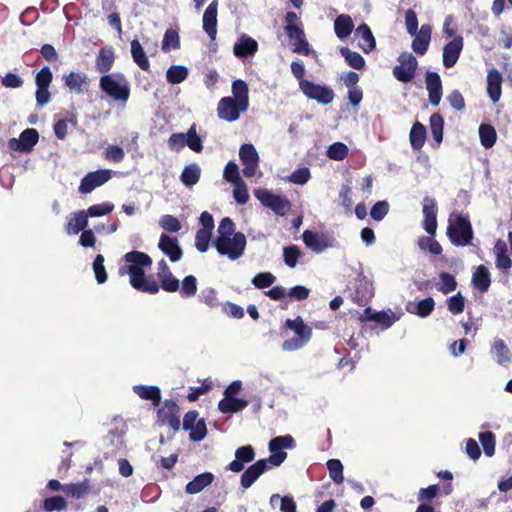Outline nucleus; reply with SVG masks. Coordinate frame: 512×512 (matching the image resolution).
<instances>
[{
    "label": "nucleus",
    "mask_w": 512,
    "mask_h": 512,
    "mask_svg": "<svg viewBox=\"0 0 512 512\" xmlns=\"http://www.w3.org/2000/svg\"><path fill=\"white\" fill-rule=\"evenodd\" d=\"M246 245V236L241 232H236L235 224L229 217L223 218L218 225L213 241L217 253L231 261H236L244 255Z\"/></svg>",
    "instance_id": "1"
},
{
    "label": "nucleus",
    "mask_w": 512,
    "mask_h": 512,
    "mask_svg": "<svg viewBox=\"0 0 512 512\" xmlns=\"http://www.w3.org/2000/svg\"><path fill=\"white\" fill-rule=\"evenodd\" d=\"M125 261L129 264L127 273L130 276V284L137 290L155 294L159 291L158 284L145 277L144 268L152 264L151 258L139 251L128 252L124 256Z\"/></svg>",
    "instance_id": "2"
},
{
    "label": "nucleus",
    "mask_w": 512,
    "mask_h": 512,
    "mask_svg": "<svg viewBox=\"0 0 512 512\" xmlns=\"http://www.w3.org/2000/svg\"><path fill=\"white\" fill-rule=\"evenodd\" d=\"M99 87L115 102L126 104L130 97V84L122 73H110L100 77Z\"/></svg>",
    "instance_id": "3"
},
{
    "label": "nucleus",
    "mask_w": 512,
    "mask_h": 512,
    "mask_svg": "<svg viewBox=\"0 0 512 512\" xmlns=\"http://www.w3.org/2000/svg\"><path fill=\"white\" fill-rule=\"evenodd\" d=\"M447 235L456 246L469 245L473 231L468 217L461 213H452L448 219Z\"/></svg>",
    "instance_id": "4"
},
{
    "label": "nucleus",
    "mask_w": 512,
    "mask_h": 512,
    "mask_svg": "<svg viewBox=\"0 0 512 512\" xmlns=\"http://www.w3.org/2000/svg\"><path fill=\"white\" fill-rule=\"evenodd\" d=\"M254 196L260 203L271 209L275 214L279 216L286 215L290 209L291 204L284 196L276 195L265 188H259L254 191Z\"/></svg>",
    "instance_id": "5"
},
{
    "label": "nucleus",
    "mask_w": 512,
    "mask_h": 512,
    "mask_svg": "<svg viewBox=\"0 0 512 512\" xmlns=\"http://www.w3.org/2000/svg\"><path fill=\"white\" fill-rule=\"evenodd\" d=\"M294 447V439L290 435L278 436L269 442V451L271 455L266 459L271 466H280L287 458V453L282 449Z\"/></svg>",
    "instance_id": "6"
},
{
    "label": "nucleus",
    "mask_w": 512,
    "mask_h": 512,
    "mask_svg": "<svg viewBox=\"0 0 512 512\" xmlns=\"http://www.w3.org/2000/svg\"><path fill=\"white\" fill-rule=\"evenodd\" d=\"M399 65L393 69V76L400 82H410L416 74L418 62L411 53L403 52L398 57Z\"/></svg>",
    "instance_id": "7"
},
{
    "label": "nucleus",
    "mask_w": 512,
    "mask_h": 512,
    "mask_svg": "<svg viewBox=\"0 0 512 512\" xmlns=\"http://www.w3.org/2000/svg\"><path fill=\"white\" fill-rule=\"evenodd\" d=\"M299 87L306 97L316 100L321 104H329L334 99V92L328 86L318 85L308 80H301Z\"/></svg>",
    "instance_id": "8"
},
{
    "label": "nucleus",
    "mask_w": 512,
    "mask_h": 512,
    "mask_svg": "<svg viewBox=\"0 0 512 512\" xmlns=\"http://www.w3.org/2000/svg\"><path fill=\"white\" fill-rule=\"evenodd\" d=\"M249 107L242 106L232 97L227 96L220 99L217 105V116L226 122L237 121L242 113H245Z\"/></svg>",
    "instance_id": "9"
},
{
    "label": "nucleus",
    "mask_w": 512,
    "mask_h": 512,
    "mask_svg": "<svg viewBox=\"0 0 512 512\" xmlns=\"http://www.w3.org/2000/svg\"><path fill=\"white\" fill-rule=\"evenodd\" d=\"M197 411H189L183 419V429L189 431V438L192 441L199 442L206 437L207 428L204 419H198Z\"/></svg>",
    "instance_id": "10"
},
{
    "label": "nucleus",
    "mask_w": 512,
    "mask_h": 512,
    "mask_svg": "<svg viewBox=\"0 0 512 512\" xmlns=\"http://www.w3.org/2000/svg\"><path fill=\"white\" fill-rule=\"evenodd\" d=\"M239 158L243 167L245 177H252L257 174L259 167V155L252 144H243L239 150Z\"/></svg>",
    "instance_id": "11"
},
{
    "label": "nucleus",
    "mask_w": 512,
    "mask_h": 512,
    "mask_svg": "<svg viewBox=\"0 0 512 512\" xmlns=\"http://www.w3.org/2000/svg\"><path fill=\"white\" fill-rule=\"evenodd\" d=\"M111 175L112 171L109 169L90 172L81 180L79 191L83 194L91 193L95 188L108 182Z\"/></svg>",
    "instance_id": "12"
},
{
    "label": "nucleus",
    "mask_w": 512,
    "mask_h": 512,
    "mask_svg": "<svg viewBox=\"0 0 512 512\" xmlns=\"http://www.w3.org/2000/svg\"><path fill=\"white\" fill-rule=\"evenodd\" d=\"M38 132L35 129L24 130L19 138H11L8 141L10 149L21 152H29L38 142Z\"/></svg>",
    "instance_id": "13"
},
{
    "label": "nucleus",
    "mask_w": 512,
    "mask_h": 512,
    "mask_svg": "<svg viewBox=\"0 0 512 512\" xmlns=\"http://www.w3.org/2000/svg\"><path fill=\"white\" fill-rule=\"evenodd\" d=\"M272 466L270 463L265 460L261 459L252 464L250 467H248L240 478V484L244 489H248L253 485V483L262 475L264 474L268 469H270Z\"/></svg>",
    "instance_id": "14"
},
{
    "label": "nucleus",
    "mask_w": 512,
    "mask_h": 512,
    "mask_svg": "<svg viewBox=\"0 0 512 512\" xmlns=\"http://www.w3.org/2000/svg\"><path fill=\"white\" fill-rule=\"evenodd\" d=\"M464 40L460 35L455 36L450 42H448L443 48V65L446 68L453 67L463 50Z\"/></svg>",
    "instance_id": "15"
},
{
    "label": "nucleus",
    "mask_w": 512,
    "mask_h": 512,
    "mask_svg": "<svg viewBox=\"0 0 512 512\" xmlns=\"http://www.w3.org/2000/svg\"><path fill=\"white\" fill-rule=\"evenodd\" d=\"M423 228L430 234L434 235L437 230V204L436 200L431 197L423 199Z\"/></svg>",
    "instance_id": "16"
},
{
    "label": "nucleus",
    "mask_w": 512,
    "mask_h": 512,
    "mask_svg": "<svg viewBox=\"0 0 512 512\" xmlns=\"http://www.w3.org/2000/svg\"><path fill=\"white\" fill-rule=\"evenodd\" d=\"M432 27L429 24H423L413 38L411 47L412 50L418 55H424L429 47L431 41Z\"/></svg>",
    "instance_id": "17"
},
{
    "label": "nucleus",
    "mask_w": 512,
    "mask_h": 512,
    "mask_svg": "<svg viewBox=\"0 0 512 512\" xmlns=\"http://www.w3.org/2000/svg\"><path fill=\"white\" fill-rule=\"evenodd\" d=\"M429 101L433 106H438L442 98V82L438 73L428 71L425 78Z\"/></svg>",
    "instance_id": "18"
},
{
    "label": "nucleus",
    "mask_w": 512,
    "mask_h": 512,
    "mask_svg": "<svg viewBox=\"0 0 512 512\" xmlns=\"http://www.w3.org/2000/svg\"><path fill=\"white\" fill-rule=\"evenodd\" d=\"M217 13L218 3L214 0L208 5L203 14V30L211 41H214L217 36Z\"/></svg>",
    "instance_id": "19"
},
{
    "label": "nucleus",
    "mask_w": 512,
    "mask_h": 512,
    "mask_svg": "<svg viewBox=\"0 0 512 512\" xmlns=\"http://www.w3.org/2000/svg\"><path fill=\"white\" fill-rule=\"evenodd\" d=\"M257 51V41L246 34H242L233 46V53L238 58L252 57Z\"/></svg>",
    "instance_id": "20"
},
{
    "label": "nucleus",
    "mask_w": 512,
    "mask_h": 512,
    "mask_svg": "<svg viewBox=\"0 0 512 512\" xmlns=\"http://www.w3.org/2000/svg\"><path fill=\"white\" fill-rule=\"evenodd\" d=\"M254 458L255 452L251 445L239 447L235 451V459L230 462L227 469L235 473L241 472L245 464L253 461Z\"/></svg>",
    "instance_id": "21"
},
{
    "label": "nucleus",
    "mask_w": 512,
    "mask_h": 512,
    "mask_svg": "<svg viewBox=\"0 0 512 512\" xmlns=\"http://www.w3.org/2000/svg\"><path fill=\"white\" fill-rule=\"evenodd\" d=\"M65 86L72 92L82 94L89 86V78L83 72H70L63 76Z\"/></svg>",
    "instance_id": "22"
},
{
    "label": "nucleus",
    "mask_w": 512,
    "mask_h": 512,
    "mask_svg": "<svg viewBox=\"0 0 512 512\" xmlns=\"http://www.w3.org/2000/svg\"><path fill=\"white\" fill-rule=\"evenodd\" d=\"M158 247L172 262H176L182 257V249L178 244V240L174 237L162 234Z\"/></svg>",
    "instance_id": "23"
},
{
    "label": "nucleus",
    "mask_w": 512,
    "mask_h": 512,
    "mask_svg": "<svg viewBox=\"0 0 512 512\" xmlns=\"http://www.w3.org/2000/svg\"><path fill=\"white\" fill-rule=\"evenodd\" d=\"M88 226V217L87 213L84 210H79L74 213H71L67 217V222L65 225V230L68 235H76L79 232H83L86 230L85 228Z\"/></svg>",
    "instance_id": "24"
},
{
    "label": "nucleus",
    "mask_w": 512,
    "mask_h": 512,
    "mask_svg": "<svg viewBox=\"0 0 512 512\" xmlns=\"http://www.w3.org/2000/svg\"><path fill=\"white\" fill-rule=\"evenodd\" d=\"M305 245L315 253H321L332 245L329 244L326 236L311 230H305L302 234Z\"/></svg>",
    "instance_id": "25"
},
{
    "label": "nucleus",
    "mask_w": 512,
    "mask_h": 512,
    "mask_svg": "<svg viewBox=\"0 0 512 512\" xmlns=\"http://www.w3.org/2000/svg\"><path fill=\"white\" fill-rule=\"evenodd\" d=\"M285 31L294 46V52L307 55L309 53V45L303 30L299 26H285Z\"/></svg>",
    "instance_id": "26"
},
{
    "label": "nucleus",
    "mask_w": 512,
    "mask_h": 512,
    "mask_svg": "<svg viewBox=\"0 0 512 512\" xmlns=\"http://www.w3.org/2000/svg\"><path fill=\"white\" fill-rule=\"evenodd\" d=\"M502 75L501 73L493 68L488 71L487 74V93L493 103L499 101L502 94Z\"/></svg>",
    "instance_id": "27"
},
{
    "label": "nucleus",
    "mask_w": 512,
    "mask_h": 512,
    "mask_svg": "<svg viewBox=\"0 0 512 512\" xmlns=\"http://www.w3.org/2000/svg\"><path fill=\"white\" fill-rule=\"evenodd\" d=\"M158 278L161 282L162 288L168 292H176L179 289V281L175 278L167 263L164 260H161L158 263Z\"/></svg>",
    "instance_id": "28"
},
{
    "label": "nucleus",
    "mask_w": 512,
    "mask_h": 512,
    "mask_svg": "<svg viewBox=\"0 0 512 512\" xmlns=\"http://www.w3.org/2000/svg\"><path fill=\"white\" fill-rule=\"evenodd\" d=\"M355 37L359 39L358 46L364 53H369L376 46L375 38L366 24L360 25L355 31Z\"/></svg>",
    "instance_id": "29"
},
{
    "label": "nucleus",
    "mask_w": 512,
    "mask_h": 512,
    "mask_svg": "<svg viewBox=\"0 0 512 512\" xmlns=\"http://www.w3.org/2000/svg\"><path fill=\"white\" fill-rule=\"evenodd\" d=\"M178 410V406L175 403L169 402L165 404L163 409L159 410L158 415L164 424H167L174 430H178L180 427V419L177 415Z\"/></svg>",
    "instance_id": "30"
},
{
    "label": "nucleus",
    "mask_w": 512,
    "mask_h": 512,
    "mask_svg": "<svg viewBox=\"0 0 512 512\" xmlns=\"http://www.w3.org/2000/svg\"><path fill=\"white\" fill-rule=\"evenodd\" d=\"M115 54L112 47H104L99 50L96 57V69L100 73H107L113 67Z\"/></svg>",
    "instance_id": "31"
},
{
    "label": "nucleus",
    "mask_w": 512,
    "mask_h": 512,
    "mask_svg": "<svg viewBox=\"0 0 512 512\" xmlns=\"http://www.w3.org/2000/svg\"><path fill=\"white\" fill-rule=\"evenodd\" d=\"M247 405L248 401L245 399L224 396L218 403V409L224 414H230L242 411Z\"/></svg>",
    "instance_id": "32"
},
{
    "label": "nucleus",
    "mask_w": 512,
    "mask_h": 512,
    "mask_svg": "<svg viewBox=\"0 0 512 512\" xmlns=\"http://www.w3.org/2000/svg\"><path fill=\"white\" fill-rule=\"evenodd\" d=\"M213 480L214 475L211 472L199 474L186 485L185 491L188 494H197L209 486Z\"/></svg>",
    "instance_id": "33"
},
{
    "label": "nucleus",
    "mask_w": 512,
    "mask_h": 512,
    "mask_svg": "<svg viewBox=\"0 0 512 512\" xmlns=\"http://www.w3.org/2000/svg\"><path fill=\"white\" fill-rule=\"evenodd\" d=\"M491 354L496 359V362L500 365L510 363L512 360V354L502 339H495L491 346Z\"/></svg>",
    "instance_id": "34"
},
{
    "label": "nucleus",
    "mask_w": 512,
    "mask_h": 512,
    "mask_svg": "<svg viewBox=\"0 0 512 512\" xmlns=\"http://www.w3.org/2000/svg\"><path fill=\"white\" fill-rule=\"evenodd\" d=\"M354 23L349 15H339L334 22V30L338 38L345 39L353 31Z\"/></svg>",
    "instance_id": "35"
},
{
    "label": "nucleus",
    "mask_w": 512,
    "mask_h": 512,
    "mask_svg": "<svg viewBox=\"0 0 512 512\" xmlns=\"http://www.w3.org/2000/svg\"><path fill=\"white\" fill-rule=\"evenodd\" d=\"M285 327L292 330L298 337L311 339L312 329L306 325L303 319L298 316L295 319H287L285 321Z\"/></svg>",
    "instance_id": "36"
},
{
    "label": "nucleus",
    "mask_w": 512,
    "mask_h": 512,
    "mask_svg": "<svg viewBox=\"0 0 512 512\" xmlns=\"http://www.w3.org/2000/svg\"><path fill=\"white\" fill-rule=\"evenodd\" d=\"M131 56L133 61L144 71H148L150 68L149 59L137 39L131 41Z\"/></svg>",
    "instance_id": "37"
},
{
    "label": "nucleus",
    "mask_w": 512,
    "mask_h": 512,
    "mask_svg": "<svg viewBox=\"0 0 512 512\" xmlns=\"http://www.w3.org/2000/svg\"><path fill=\"white\" fill-rule=\"evenodd\" d=\"M90 491L89 480L85 479L78 483L64 484L63 492L72 498L80 499L87 495Z\"/></svg>",
    "instance_id": "38"
},
{
    "label": "nucleus",
    "mask_w": 512,
    "mask_h": 512,
    "mask_svg": "<svg viewBox=\"0 0 512 512\" xmlns=\"http://www.w3.org/2000/svg\"><path fill=\"white\" fill-rule=\"evenodd\" d=\"M133 391L144 400H150L157 406L161 401L160 390L156 386L135 385Z\"/></svg>",
    "instance_id": "39"
},
{
    "label": "nucleus",
    "mask_w": 512,
    "mask_h": 512,
    "mask_svg": "<svg viewBox=\"0 0 512 512\" xmlns=\"http://www.w3.org/2000/svg\"><path fill=\"white\" fill-rule=\"evenodd\" d=\"M232 99H235L237 102H239L242 106L249 107V89L246 82L243 80H235L232 83Z\"/></svg>",
    "instance_id": "40"
},
{
    "label": "nucleus",
    "mask_w": 512,
    "mask_h": 512,
    "mask_svg": "<svg viewBox=\"0 0 512 512\" xmlns=\"http://www.w3.org/2000/svg\"><path fill=\"white\" fill-rule=\"evenodd\" d=\"M472 282L473 285L481 292L487 291L491 284L488 269L483 265L479 266L473 274Z\"/></svg>",
    "instance_id": "41"
},
{
    "label": "nucleus",
    "mask_w": 512,
    "mask_h": 512,
    "mask_svg": "<svg viewBox=\"0 0 512 512\" xmlns=\"http://www.w3.org/2000/svg\"><path fill=\"white\" fill-rule=\"evenodd\" d=\"M411 147L414 150H419L423 147L426 140V128L419 122H416L410 131L409 135Z\"/></svg>",
    "instance_id": "42"
},
{
    "label": "nucleus",
    "mask_w": 512,
    "mask_h": 512,
    "mask_svg": "<svg viewBox=\"0 0 512 512\" xmlns=\"http://www.w3.org/2000/svg\"><path fill=\"white\" fill-rule=\"evenodd\" d=\"M189 70L182 65H172L166 71V80L170 84H180L187 79Z\"/></svg>",
    "instance_id": "43"
},
{
    "label": "nucleus",
    "mask_w": 512,
    "mask_h": 512,
    "mask_svg": "<svg viewBox=\"0 0 512 512\" xmlns=\"http://www.w3.org/2000/svg\"><path fill=\"white\" fill-rule=\"evenodd\" d=\"M479 138L483 147H493L497 140L495 128L490 124H481L479 127Z\"/></svg>",
    "instance_id": "44"
},
{
    "label": "nucleus",
    "mask_w": 512,
    "mask_h": 512,
    "mask_svg": "<svg viewBox=\"0 0 512 512\" xmlns=\"http://www.w3.org/2000/svg\"><path fill=\"white\" fill-rule=\"evenodd\" d=\"M435 307V301L433 298L428 297L423 300H420L417 304H415L413 307L409 306L408 311L410 313L416 314L417 316L421 318H425L429 316Z\"/></svg>",
    "instance_id": "45"
},
{
    "label": "nucleus",
    "mask_w": 512,
    "mask_h": 512,
    "mask_svg": "<svg viewBox=\"0 0 512 512\" xmlns=\"http://www.w3.org/2000/svg\"><path fill=\"white\" fill-rule=\"evenodd\" d=\"M201 170L197 164H190L184 168L180 179L186 187L194 186L200 178Z\"/></svg>",
    "instance_id": "46"
},
{
    "label": "nucleus",
    "mask_w": 512,
    "mask_h": 512,
    "mask_svg": "<svg viewBox=\"0 0 512 512\" xmlns=\"http://www.w3.org/2000/svg\"><path fill=\"white\" fill-rule=\"evenodd\" d=\"M271 506L275 507L279 504L281 512H296L297 506L292 497L280 496L279 494H273L270 498Z\"/></svg>",
    "instance_id": "47"
},
{
    "label": "nucleus",
    "mask_w": 512,
    "mask_h": 512,
    "mask_svg": "<svg viewBox=\"0 0 512 512\" xmlns=\"http://www.w3.org/2000/svg\"><path fill=\"white\" fill-rule=\"evenodd\" d=\"M340 54L345 58L350 67L357 70H361L365 67V60L359 53L351 51L347 47H341Z\"/></svg>",
    "instance_id": "48"
},
{
    "label": "nucleus",
    "mask_w": 512,
    "mask_h": 512,
    "mask_svg": "<svg viewBox=\"0 0 512 512\" xmlns=\"http://www.w3.org/2000/svg\"><path fill=\"white\" fill-rule=\"evenodd\" d=\"M179 47L180 38L178 32L174 29L166 30L162 40V50L164 52H169L170 50H175Z\"/></svg>",
    "instance_id": "49"
},
{
    "label": "nucleus",
    "mask_w": 512,
    "mask_h": 512,
    "mask_svg": "<svg viewBox=\"0 0 512 512\" xmlns=\"http://www.w3.org/2000/svg\"><path fill=\"white\" fill-rule=\"evenodd\" d=\"M349 149L346 144L342 142H335L327 149V157L331 160L342 161L348 155Z\"/></svg>",
    "instance_id": "50"
},
{
    "label": "nucleus",
    "mask_w": 512,
    "mask_h": 512,
    "mask_svg": "<svg viewBox=\"0 0 512 512\" xmlns=\"http://www.w3.org/2000/svg\"><path fill=\"white\" fill-rule=\"evenodd\" d=\"M443 126L444 120L438 113H434L430 117V128L434 140L437 143H441L443 139Z\"/></svg>",
    "instance_id": "51"
},
{
    "label": "nucleus",
    "mask_w": 512,
    "mask_h": 512,
    "mask_svg": "<svg viewBox=\"0 0 512 512\" xmlns=\"http://www.w3.org/2000/svg\"><path fill=\"white\" fill-rule=\"evenodd\" d=\"M212 232L213 231L206 229H199L196 232L195 247L199 252L204 253L208 250L212 238Z\"/></svg>",
    "instance_id": "52"
},
{
    "label": "nucleus",
    "mask_w": 512,
    "mask_h": 512,
    "mask_svg": "<svg viewBox=\"0 0 512 512\" xmlns=\"http://www.w3.org/2000/svg\"><path fill=\"white\" fill-rule=\"evenodd\" d=\"M42 507L45 512L62 511L67 508V503L61 496H52L43 500Z\"/></svg>",
    "instance_id": "53"
},
{
    "label": "nucleus",
    "mask_w": 512,
    "mask_h": 512,
    "mask_svg": "<svg viewBox=\"0 0 512 512\" xmlns=\"http://www.w3.org/2000/svg\"><path fill=\"white\" fill-rule=\"evenodd\" d=\"M330 478L336 483L341 484L344 481L343 465L338 459H330L327 462Z\"/></svg>",
    "instance_id": "54"
},
{
    "label": "nucleus",
    "mask_w": 512,
    "mask_h": 512,
    "mask_svg": "<svg viewBox=\"0 0 512 512\" xmlns=\"http://www.w3.org/2000/svg\"><path fill=\"white\" fill-rule=\"evenodd\" d=\"M187 135L186 146H188L194 152H201L203 150V144L201 138L197 134L196 125L193 124L185 133Z\"/></svg>",
    "instance_id": "55"
},
{
    "label": "nucleus",
    "mask_w": 512,
    "mask_h": 512,
    "mask_svg": "<svg viewBox=\"0 0 512 512\" xmlns=\"http://www.w3.org/2000/svg\"><path fill=\"white\" fill-rule=\"evenodd\" d=\"M311 178L310 170L307 167H301L292 172L289 176L285 178V181L296 184V185H304Z\"/></svg>",
    "instance_id": "56"
},
{
    "label": "nucleus",
    "mask_w": 512,
    "mask_h": 512,
    "mask_svg": "<svg viewBox=\"0 0 512 512\" xmlns=\"http://www.w3.org/2000/svg\"><path fill=\"white\" fill-rule=\"evenodd\" d=\"M180 295L182 297L188 298L194 296L197 292V280L193 275L186 276L179 285Z\"/></svg>",
    "instance_id": "57"
},
{
    "label": "nucleus",
    "mask_w": 512,
    "mask_h": 512,
    "mask_svg": "<svg viewBox=\"0 0 512 512\" xmlns=\"http://www.w3.org/2000/svg\"><path fill=\"white\" fill-rule=\"evenodd\" d=\"M479 440L486 456L491 457L495 453V435L490 432H481Z\"/></svg>",
    "instance_id": "58"
},
{
    "label": "nucleus",
    "mask_w": 512,
    "mask_h": 512,
    "mask_svg": "<svg viewBox=\"0 0 512 512\" xmlns=\"http://www.w3.org/2000/svg\"><path fill=\"white\" fill-rule=\"evenodd\" d=\"M114 210V205L110 202H104L101 204H95L90 206L84 212L87 213V217H101L110 214Z\"/></svg>",
    "instance_id": "59"
},
{
    "label": "nucleus",
    "mask_w": 512,
    "mask_h": 512,
    "mask_svg": "<svg viewBox=\"0 0 512 512\" xmlns=\"http://www.w3.org/2000/svg\"><path fill=\"white\" fill-rule=\"evenodd\" d=\"M223 178L232 185L243 181L239 174L238 165L233 161H229L225 166Z\"/></svg>",
    "instance_id": "60"
},
{
    "label": "nucleus",
    "mask_w": 512,
    "mask_h": 512,
    "mask_svg": "<svg viewBox=\"0 0 512 512\" xmlns=\"http://www.w3.org/2000/svg\"><path fill=\"white\" fill-rule=\"evenodd\" d=\"M440 278V284H439V291H441L443 294H448L452 291H454L457 287V282L451 274L447 272H442L439 275Z\"/></svg>",
    "instance_id": "61"
},
{
    "label": "nucleus",
    "mask_w": 512,
    "mask_h": 512,
    "mask_svg": "<svg viewBox=\"0 0 512 512\" xmlns=\"http://www.w3.org/2000/svg\"><path fill=\"white\" fill-rule=\"evenodd\" d=\"M418 246L421 250L429 251L434 255H439L442 252L441 245L432 237H420Z\"/></svg>",
    "instance_id": "62"
},
{
    "label": "nucleus",
    "mask_w": 512,
    "mask_h": 512,
    "mask_svg": "<svg viewBox=\"0 0 512 512\" xmlns=\"http://www.w3.org/2000/svg\"><path fill=\"white\" fill-rule=\"evenodd\" d=\"M301 256L299 248L295 245L284 247L283 258L284 262L290 268H294L297 265V261Z\"/></svg>",
    "instance_id": "63"
},
{
    "label": "nucleus",
    "mask_w": 512,
    "mask_h": 512,
    "mask_svg": "<svg viewBox=\"0 0 512 512\" xmlns=\"http://www.w3.org/2000/svg\"><path fill=\"white\" fill-rule=\"evenodd\" d=\"M159 225L162 229L168 232H178L181 229L180 221L169 214L163 215L159 220Z\"/></svg>",
    "instance_id": "64"
}]
</instances>
